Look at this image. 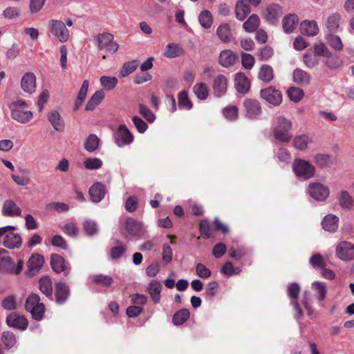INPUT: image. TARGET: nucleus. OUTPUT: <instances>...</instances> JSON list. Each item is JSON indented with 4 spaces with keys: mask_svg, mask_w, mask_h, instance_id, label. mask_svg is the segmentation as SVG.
Listing matches in <instances>:
<instances>
[{
    "mask_svg": "<svg viewBox=\"0 0 354 354\" xmlns=\"http://www.w3.org/2000/svg\"><path fill=\"white\" fill-rule=\"evenodd\" d=\"M288 95L291 101L299 102L304 97L302 89L297 87H292L288 90Z\"/></svg>",
    "mask_w": 354,
    "mask_h": 354,
    "instance_id": "61",
    "label": "nucleus"
},
{
    "mask_svg": "<svg viewBox=\"0 0 354 354\" xmlns=\"http://www.w3.org/2000/svg\"><path fill=\"white\" fill-rule=\"evenodd\" d=\"M216 33L222 41L227 43L231 41L232 32L229 24H223L220 25L217 28Z\"/></svg>",
    "mask_w": 354,
    "mask_h": 354,
    "instance_id": "40",
    "label": "nucleus"
},
{
    "mask_svg": "<svg viewBox=\"0 0 354 354\" xmlns=\"http://www.w3.org/2000/svg\"><path fill=\"white\" fill-rule=\"evenodd\" d=\"M84 165L88 169H97L102 166V161L97 158H87L84 160Z\"/></svg>",
    "mask_w": 354,
    "mask_h": 354,
    "instance_id": "62",
    "label": "nucleus"
},
{
    "mask_svg": "<svg viewBox=\"0 0 354 354\" xmlns=\"http://www.w3.org/2000/svg\"><path fill=\"white\" fill-rule=\"evenodd\" d=\"M309 263L315 268H319L320 270L326 266V263L324 257L319 253L313 254L309 259Z\"/></svg>",
    "mask_w": 354,
    "mask_h": 354,
    "instance_id": "59",
    "label": "nucleus"
},
{
    "mask_svg": "<svg viewBox=\"0 0 354 354\" xmlns=\"http://www.w3.org/2000/svg\"><path fill=\"white\" fill-rule=\"evenodd\" d=\"M243 106L246 117L250 119H256L261 113V107L260 103L253 99H246L243 102Z\"/></svg>",
    "mask_w": 354,
    "mask_h": 354,
    "instance_id": "13",
    "label": "nucleus"
},
{
    "mask_svg": "<svg viewBox=\"0 0 354 354\" xmlns=\"http://www.w3.org/2000/svg\"><path fill=\"white\" fill-rule=\"evenodd\" d=\"M307 194L315 201L323 202L328 197L330 190L320 183H310L307 188Z\"/></svg>",
    "mask_w": 354,
    "mask_h": 354,
    "instance_id": "8",
    "label": "nucleus"
},
{
    "mask_svg": "<svg viewBox=\"0 0 354 354\" xmlns=\"http://www.w3.org/2000/svg\"><path fill=\"white\" fill-rule=\"evenodd\" d=\"M89 194L93 202L99 203L104 197L105 187L102 184L96 183L90 187Z\"/></svg>",
    "mask_w": 354,
    "mask_h": 354,
    "instance_id": "26",
    "label": "nucleus"
},
{
    "mask_svg": "<svg viewBox=\"0 0 354 354\" xmlns=\"http://www.w3.org/2000/svg\"><path fill=\"white\" fill-rule=\"evenodd\" d=\"M100 145V139L95 134H90L86 139L84 146L88 152L97 150Z\"/></svg>",
    "mask_w": 354,
    "mask_h": 354,
    "instance_id": "44",
    "label": "nucleus"
},
{
    "mask_svg": "<svg viewBox=\"0 0 354 354\" xmlns=\"http://www.w3.org/2000/svg\"><path fill=\"white\" fill-rule=\"evenodd\" d=\"M198 21L201 26L205 28H209L213 23V18L209 10H205L201 12L198 16Z\"/></svg>",
    "mask_w": 354,
    "mask_h": 354,
    "instance_id": "49",
    "label": "nucleus"
},
{
    "mask_svg": "<svg viewBox=\"0 0 354 354\" xmlns=\"http://www.w3.org/2000/svg\"><path fill=\"white\" fill-rule=\"evenodd\" d=\"M55 295L56 302L59 304H64L66 300V286L63 282L55 283Z\"/></svg>",
    "mask_w": 354,
    "mask_h": 354,
    "instance_id": "37",
    "label": "nucleus"
},
{
    "mask_svg": "<svg viewBox=\"0 0 354 354\" xmlns=\"http://www.w3.org/2000/svg\"><path fill=\"white\" fill-rule=\"evenodd\" d=\"M2 214L5 216H19L21 210L13 201L6 200L3 205Z\"/></svg>",
    "mask_w": 354,
    "mask_h": 354,
    "instance_id": "25",
    "label": "nucleus"
},
{
    "mask_svg": "<svg viewBox=\"0 0 354 354\" xmlns=\"http://www.w3.org/2000/svg\"><path fill=\"white\" fill-rule=\"evenodd\" d=\"M261 96L268 103L278 106L282 102V95L281 92L272 86H269L261 91Z\"/></svg>",
    "mask_w": 354,
    "mask_h": 354,
    "instance_id": "12",
    "label": "nucleus"
},
{
    "mask_svg": "<svg viewBox=\"0 0 354 354\" xmlns=\"http://www.w3.org/2000/svg\"><path fill=\"white\" fill-rule=\"evenodd\" d=\"M39 290L46 297H50L53 295V286L50 279L48 277H44L39 281Z\"/></svg>",
    "mask_w": 354,
    "mask_h": 354,
    "instance_id": "43",
    "label": "nucleus"
},
{
    "mask_svg": "<svg viewBox=\"0 0 354 354\" xmlns=\"http://www.w3.org/2000/svg\"><path fill=\"white\" fill-rule=\"evenodd\" d=\"M338 201L341 207L344 209H351L353 205V197L347 191L340 192Z\"/></svg>",
    "mask_w": 354,
    "mask_h": 354,
    "instance_id": "42",
    "label": "nucleus"
},
{
    "mask_svg": "<svg viewBox=\"0 0 354 354\" xmlns=\"http://www.w3.org/2000/svg\"><path fill=\"white\" fill-rule=\"evenodd\" d=\"M133 139V134L125 124L119 125L114 133L115 142L120 147L131 144Z\"/></svg>",
    "mask_w": 354,
    "mask_h": 354,
    "instance_id": "9",
    "label": "nucleus"
},
{
    "mask_svg": "<svg viewBox=\"0 0 354 354\" xmlns=\"http://www.w3.org/2000/svg\"><path fill=\"white\" fill-rule=\"evenodd\" d=\"M292 122L283 116L277 118L275 126L273 129L274 138L282 142H288L292 138L290 130Z\"/></svg>",
    "mask_w": 354,
    "mask_h": 354,
    "instance_id": "2",
    "label": "nucleus"
},
{
    "mask_svg": "<svg viewBox=\"0 0 354 354\" xmlns=\"http://www.w3.org/2000/svg\"><path fill=\"white\" fill-rule=\"evenodd\" d=\"M212 88L214 94L216 97H221L224 95L227 89V80L223 75H217L213 80Z\"/></svg>",
    "mask_w": 354,
    "mask_h": 354,
    "instance_id": "15",
    "label": "nucleus"
},
{
    "mask_svg": "<svg viewBox=\"0 0 354 354\" xmlns=\"http://www.w3.org/2000/svg\"><path fill=\"white\" fill-rule=\"evenodd\" d=\"M178 106L180 109L189 110L192 107V103L188 97L187 92L183 91L178 93Z\"/></svg>",
    "mask_w": 354,
    "mask_h": 354,
    "instance_id": "55",
    "label": "nucleus"
},
{
    "mask_svg": "<svg viewBox=\"0 0 354 354\" xmlns=\"http://www.w3.org/2000/svg\"><path fill=\"white\" fill-rule=\"evenodd\" d=\"M104 92L102 90L95 91L87 102L85 106V111H90L95 109L104 98Z\"/></svg>",
    "mask_w": 354,
    "mask_h": 354,
    "instance_id": "31",
    "label": "nucleus"
},
{
    "mask_svg": "<svg viewBox=\"0 0 354 354\" xmlns=\"http://www.w3.org/2000/svg\"><path fill=\"white\" fill-rule=\"evenodd\" d=\"M260 25V19L257 15H252L243 24V28L247 32H253Z\"/></svg>",
    "mask_w": 354,
    "mask_h": 354,
    "instance_id": "35",
    "label": "nucleus"
},
{
    "mask_svg": "<svg viewBox=\"0 0 354 354\" xmlns=\"http://www.w3.org/2000/svg\"><path fill=\"white\" fill-rule=\"evenodd\" d=\"M189 315L190 313L188 309H180L174 315L172 322L174 325H182L189 319Z\"/></svg>",
    "mask_w": 354,
    "mask_h": 354,
    "instance_id": "47",
    "label": "nucleus"
},
{
    "mask_svg": "<svg viewBox=\"0 0 354 354\" xmlns=\"http://www.w3.org/2000/svg\"><path fill=\"white\" fill-rule=\"evenodd\" d=\"M48 119L56 131H64V122L57 111H52L48 115Z\"/></svg>",
    "mask_w": 354,
    "mask_h": 354,
    "instance_id": "33",
    "label": "nucleus"
},
{
    "mask_svg": "<svg viewBox=\"0 0 354 354\" xmlns=\"http://www.w3.org/2000/svg\"><path fill=\"white\" fill-rule=\"evenodd\" d=\"M311 288L317 295V299L319 301L321 302L326 299L327 288L325 283L321 281H314L311 284Z\"/></svg>",
    "mask_w": 354,
    "mask_h": 354,
    "instance_id": "39",
    "label": "nucleus"
},
{
    "mask_svg": "<svg viewBox=\"0 0 354 354\" xmlns=\"http://www.w3.org/2000/svg\"><path fill=\"white\" fill-rule=\"evenodd\" d=\"M313 53L319 56L325 57H330L331 52L328 49L326 46L321 41L315 42L313 45Z\"/></svg>",
    "mask_w": 354,
    "mask_h": 354,
    "instance_id": "51",
    "label": "nucleus"
},
{
    "mask_svg": "<svg viewBox=\"0 0 354 354\" xmlns=\"http://www.w3.org/2000/svg\"><path fill=\"white\" fill-rule=\"evenodd\" d=\"M309 142V138L306 135L297 136L293 140L294 147L300 151H304L307 148Z\"/></svg>",
    "mask_w": 354,
    "mask_h": 354,
    "instance_id": "56",
    "label": "nucleus"
},
{
    "mask_svg": "<svg viewBox=\"0 0 354 354\" xmlns=\"http://www.w3.org/2000/svg\"><path fill=\"white\" fill-rule=\"evenodd\" d=\"M121 225L122 234L125 237L140 239L147 233L143 223L131 217L123 218Z\"/></svg>",
    "mask_w": 354,
    "mask_h": 354,
    "instance_id": "1",
    "label": "nucleus"
},
{
    "mask_svg": "<svg viewBox=\"0 0 354 354\" xmlns=\"http://www.w3.org/2000/svg\"><path fill=\"white\" fill-rule=\"evenodd\" d=\"M319 27L315 20H304L300 24V32L306 36H315L319 33Z\"/></svg>",
    "mask_w": 354,
    "mask_h": 354,
    "instance_id": "22",
    "label": "nucleus"
},
{
    "mask_svg": "<svg viewBox=\"0 0 354 354\" xmlns=\"http://www.w3.org/2000/svg\"><path fill=\"white\" fill-rule=\"evenodd\" d=\"M300 290V287L297 283H292L288 286V292L289 297L291 299L290 304L296 310L295 318L299 319L303 315V311L297 302V297Z\"/></svg>",
    "mask_w": 354,
    "mask_h": 354,
    "instance_id": "11",
    "label": "nucleus"
},
{
    "mask_svg": "<svg viewBox=\"0 0 354 354\" xmlns=\"http://www.w3.org/2000/svg\"><path fill=\"white\" fill-rule=\"evenodd\" d=\"M113 39L112 34L104 32L95 36L94 41L99 50L106 49L109 53L114 54L118 50L119 45L113 41Z\"/></svg>",
    "mask_w": 354,
    "mask_h": 354,
    "instance_id": "7",
    "label": "nucleus"
},
{
    "mask_svg": "<svg viewBox=\"0 0 354 354\" xmlns=\"http://www.w3.org/2000/svg\"><path fill=\"white\" fill-rule=\"evenodd\" d=\"M88 85H89V83H88V80H84L83 82L82 86L80 88V90L79 91L77 97L74 103L73 110L75 111L78 110L79 108L82 105V104L86 97V95H87Z\"/></svg>",
    "mask_w": 354,
    "mask_h": 354,
    "instance_id": "36",
    "label": "nucleus"
},
{
    "mask_svg": "<svg viewBox=\"0 0 354 354\" xmlns=\"http://www.w3.org/2000/svg\"><path fill=\"white\" fill-rule=\"evenodd\" d=\"M223 113L225 118L228 120H233L238 117V109L235 106L225 107Z\"/></svg>",
    "mask_w": 354,
    "mask_h": 354,
    "instance_id": "64",
    "label": "nucleus"
},
{
    "mask_svg": "<svg viewBox=\"0 0 354 354\" xmlns=\"http://www.w3.org/2000/svg\"><path fill=\"white\" fill-rule=\"evenodd\" d=\"M21 86L24 92L32 94L36 90V76L33 73H26L21 80Z\"/></svg>",
    "mask_w": 354,
    "mask_h": 354,
    "instance_id": "20",
    "label": "nucleus"
},
{
    "mask_svg": "<svg viewBox=\"0 0 354 354\" xmlns=\"http://www.w3.org/2000/svg\"><path fill=\"white\" fill-rule=\"evenodd\" d=\"M275 157L277 158L278 161L281 162L283 165H287L290 161V154L288 149L285 148H279L277 152L275 154Z\"/></svg>",
    "mask_w": 354,
    "mask_h": 354,
    "instance_id": "60",
    "label": "nucleus"
},
{
    "mask_svg": "<svg viewBox=\"0 0 354 354\" xmlns=\"http://www.w3.org/2000/svg\"><path fill=\"white\" fill-rule=\"evenodd\" d=\"M282 14L281 7L278 4L272 3L267 7L265 17L270 24H277Z\"/></svg>",
    "mask_w": 354,
    "mask_h": 354,
    "instance_id": "18",
    "label": "nucleus"
},
{
    "mask_svg": "<svg viewBox=\"0 0 354 354\" xmlns=\"http://www.w3.org/2000/svg\"><path fill=\"white\" fill-rule=\"evenodd\" d=\"M44 263V258L42 255L32 254L27 262L28 272L30 275H35L42 268Z\"/></svg>",
    "mask_w": 354,
    "mask_h": 354,
    "instance_id": "16",
    "label": "nucleus"
},
{
    "mask_svg": "<svg viewBox=\"0 0 354 354\" xmlns=\"http://www.w3.org/2000/svg\"><path fill=\"white\" fill-rule=\"evenodd\" d=\"M162 285L160 281L158 280H151L147 287V291L148 292L151 299L154 304H158L161 299V292Z\"/></svg>",
    "mask_w": 354,
    "mask_h": 354,
    "instance_id": "17",
    "label": "nucleus"
},
{
    "mask_svg": "<svg viewBox=\"0 0 354 354\" xmlns=\"http://www.w3.org/2000/svg\"><path fill=\"white\" fill-rule=\"evenodd\" d=\"M50 32L56 37L62 43L66 41V36L64 35L65 24L60 21L53 19L49 21Z\"/></svg>",
    "mask_w": 354,
    "mask_h": 354,
    "instance_id": "14",
    "label": "nucleus"
},
{
    "mask_svg": "<svg viewBox=\"0 0 354 354\" xmlns=\"http://www.w3.org/2000/svg\"><path fill=\"white\" fill-rule=\"evenodd\" d=\"M299 22L298 16L295 14H289L285 16L282 20V26L286 33L293 32Z\"/></svg>",
    "mask_w": 354,
    "mask_h": 354,
    "instance_id": "28",
    "label": "nucleus"
},
{
    "mask_svg": "<svg viewBox=\"0 0 354 354\" xmlns=\"http://www.w3.org/2000/svg\"><path fill=\"white\" fill-rule=\"evenodd\" d=\"M132 121L139 133H143L147 131L148 125L142 118L135 115L132 118Z\"/></svg>",
    "mask_w": 354,
    "mask_h": 354,
    "instance_id": "63",
    "label": "nucleus"
},
{
    "mask_svg": "<svg viewBox=\"0 0 354 354\" xmlns=\"http://www.w3.org/2000/svg\"><path fill=\"white\" fill-rule=\"evenodd\" d=\"M193 92L194 93L197 98L201 100H206L209 95L207 84L203 82L196 84L193 86Z\"/></svg>",
    "mask_w": 354,
    "mask_h": 354,
    "instance_id": "45",
    "label": "nucleus"
},
{
    "mask_svg": "<svg viewBox=\"0 0 354 354\" xmlns=\"http://www.w3.org/2000/svg\"><path fill=\"white\" fill-rule=\"evenodd\" d=\"M342 16L338 12H334L330 15L326 21L325 25L330 33H335L337 32Z\"/></svg>",
    "mask_w": 354,
    "mask_h": 354,
    "instance_id": "27",
    "label": "nucleus"
},
{
    "mask_svg": "<svg viewBox=\"0 0 354 354\" xmlns=\"http://www.w3.org/2000/svg\"><path fill=\"white\" fill-rule=\"evenodd\" d=\"M250 12L248 3L245 0H239L235 6L236 17L239 21H243Z\"/></svg>",
    "mask_w": 354,
    "mask_h": 354,
    "instance_id": "29",
    "label": "nucleus"
},
{
    "mask_svg": "<svg viewBox=\"0 0 354 354\" xmlns=\"http://www.w3.org/2000/svg\"><path fill=\"white\" fill-rule=\"evenodd\" d=\"M335 252L342 261H351L354 259V244L346 241H340L336 246Z\"/></svg>",
    "mask_w": 354,
    "mask_h": 354,
    "instance_id": "10",
    "label": "nucleus"
},
{
    "mask_svg": "<svg viewBox=\"0 0 354 354\" xmlns=\"http://www.w3.org/2000/svg\"><path fill=\"white\" fill-rule=\"evenodd\" d=\"M234 85L236 91L241 93H246L250 87V81L243 73H238L234 77Z\"/></svg>",
    "mask_w": 354,
    "mask_h": 354,
    "instance_id": "23",
    "label": "nucleus"
},
{
    "mask_svg": "<svg viewBox=\"0 0 354 354\" xmlns=\"http://www.w3.org/2000/svg\"><path fill=\"white\" fill-rule=\"evenodd\" d=\"M183 53V49L174 43L168 44L165 47L164 55L168 58H175Z\"/></svg>",
    "mask_w": 354,
    "mask_h": 354,
    "instance_id": "50",
    "label": "nucleus"
},
{
    "mask_svg": "<svg viewBox=\"0 0 354 354\" xmlns=\"http://www.w3.org/2000/svg\"><path fill=\"white\" fill-rule=\"evenodd\" d=\"M139 113L149 123H153L156 117L155 114L143 104H139Z\"/></svg>",
    "mask_w": 354,
    "mask_h": 354,
    "instance_id": "57",
    "label": "nucleus"
},
{
    "mask_svg": "<svg viewBox=\"0 0 354 354\" xmlns=\"http://www.w3.org/2000/svg\"><path fill=\"white\" fill-rule=\"evenodd\" d=\"M11 117L19 123L26 124L32 120L33 114L32 111L26 109V104L24 101L18 100L12 105Z\"/></svg>",
    "mask_w": 354,
    "mask_h": 354,
    "instance_id": "4",
    "label": "nucleus"
},
{
    "mask_svg": "<svg viewBox=\"0 0 354 354\" xmlns=\"http://www.w3.org/2000/svg\"><path fill=\"white\" fill-rule=\"evenodd\" d=\"M237 59L236 55L231 50H224L221 52L218 63L223 67L232 66Z\"/></svg>",
    "mask_w": 354,
    "mask_h": 354,
    "instance_id": "24",
    "label": "nucleus"
},
{
    "mask_svg": "<svg viewBox=\"0 0 354 354\" xmlns=\"http://www.w3.org/2000/svg\"><path fill=\"white\" fill-rule=\"evenodd\" d=\"M91 279L95 284L104 287H109L113 282V279L111 277L102 274L93 275Z\"/></svg>",
    "mask_w": 354,
    "mask_h": 354,
    "instance_id": "53",
    "label": "nucleus"
},
{
    "mask_svg": "<svg viewBox=\"0 0 354 354\" xmlns=\"http://www.w3.org/2000/svg\"><path fill=\"white\" fill-rule=\"evenodd\" d=\"M315 163L322 169L331 168L335 163V158L328 154L317 153L314 156Z\"/></svg>",
    "mask_w": 354,
    "mask_h": 354,
    "instance_id": "19",
    "label": "nucleus"
},
{
    "mask_svg": "<svg viewBox=\"0 0 354 354\" xmlns=\"http://www.w3.org/2000/svg\"><path fill=\"white\" fill-rule=\"evenodd\" d=\"M14 260L10 256H3L0 258V272L12 273L14 271Z\"/></svg>",
    "mask_w": 354,
    "mask_h": 354,
    "instance_id": "38",
    "label": "nucleus"
},
{
    "mask_svg": "<svg viewBox=\"0 0 354 354\" xmlns=\"http://www.w3.org/2000/svg\"><path fill=\"white\" fill-rule=\"evenodd\" d=\"M50 266L53 270L57 273L64 272L66 269L65 259L58 254L50 255Z\"/></svg>",
    "mask_w": 354,
    "mask_h": 354,
    "instance_id": "32",
    "label": "nucleus"
},
{
    "mask_svg": "<svg viewBox=\"0 0 354 354\" xmlns=\"http://www.w3.org/2000/svg\"><path fill=\"white\" fill-rule=\"evenodd\" d=\"M15 229V227L12 225L0 227V238L4 236L3 245L8 249L19 248L22 243L21 236L12 232Z\"/></svg>",
    "mask_w": 354,
    "mask_h": 354,
    "instance_id": "3",
    "label": "nucleus"
},
{
    "mask_svg": "<svg viewBox=\"0 0 354 354\" xmlns=\"http://www.w3.org/2000/svg\"><path fill=\"white\" fill-rule=\"evenodd\" d=\"M292 169L296 176L304 180L313 178L315 174V168L309 161L300 158L295 159L292 164Z\"/></svg>",
    "mask_w": 354,
    "mask_h": 354,
    "instance_id": "6",
    "label": "nucleus"
},
{
    "mask_svg": "<svg viewBox=\"0 0 354 354\" xmlns=\"http://www.w3.org/2000/svg\"><path fill=\"white\" fill-rule=\"evenodd\" d=\"M273 77L272 68L267 64L263 65L259 72V78L264 82H270Z\"/></svg>",
    "mask_w": 354,
    "mask_h": 354,
    "instance_id": "48",
    "label": "nucleus"
},
{
    "mask_svg": "<svg viewBox=\"0 0 354 354\" xmlns=\"http://www.w3.org/2000/svg\"><path fill=\"white\" fill-rule=\"evenodd\" d=\"M118 82V78L113 76L103 75L100 78V83L101 86L107 91L114 89L116 87Z\"/></svg>",
    "mask_w": 354,
    "mask_h": 354,
    "instance_id": "46",
    "label": "nucleus"
},
{
    "mask_svg": "<svg viewBox=\"0 0 354 354\" xmlns=\"http://www.w3.org/2000/svg\"><path fill=\"white\" fill-rule=\"evenodd\" d=\"M139 64L138 60H132L125 62L119 72V75L121 77H125L135 71Z\"/></svg>",
    "mask_w": 354,
    "mask_h": 354,
    "instance_id": "41",
    "label": "nucleus"
},
{
    "mask_svg": "<svg viewBox=\"0 0 354 354\" xmlns=\"http://www.w3.org/2000/svg\"><path fill=\"white\" fill-rule=\"evenodd\" d=\"M326 40L329 46L337 51H340L343 49V43L340 37L334 33H330L326 37Z\"/></svg>",
    "mask_w": 354,
    "mask_h": 354,
    "instance_id": "52",
    "label": "nucleus"
},
{
    "mask_svg": "<svg viewBox=\"0 0 354 354\" xmlns=\"http://www.w3.org/2000/svg\"><path fill=\"white\" fill-rule=\"evenodd\" d=\"M1 340L5 347L8 349L14 346L17 343L15 335L9 331L3 333Z\"/></svg>",
    "mask_w": 354,
    "mask_h": 354,
    "instance_id": "58",
    "label": "nucleus"
},
{
    "mask_svg": "<svg viewBox=\"0 0 354 354\" xmlns=\"http://www.w3.org/2000/svg\"><path fill=\"white\" fill-rule=\"evenodd\" d=\"M339 218L334 214H329L324 218L322 221V227L326 231L335 232L338 228Z\"/></svg>",
    "mask_w": 354,
    "mask_h": 354,
    "instance_id": "30",
    "label": "nucleus"
},
{
    "mask_svg": "<svg viewBox=\"0 0 354 354\" xmlns=\"http://www.w3.org/2000/svg\"><path fill=\"white\" fill-rule=\"evenodd\" d=\"M304 62L307 67L312 68L318 65L319 60L312 50H308L304 55Z\"/></svg>",
    "mask_w": 354,
    "mask_h": 354,
    "instance_id": "54",
    "label": "nucleus"
},
{
    "mask_svg": "<svg viewBox=\"0 0 354 354\" xmlns=\"http://www.w3.org/2000/svg\"><path fill=\"white\" fill-rule=\"evenodd\" d=\"M25 307L35 320L40 321L43 319L45 306L44 304L40 302L38 295L35 293L30 295L26 299Z\"/></svg>",
    "mask_w": 354,
    "mask_h": 354,
    "instance_id": "5",
    "label": "nucleus"
},
{
    "mask_svg": "<svg viewBox=\"0 0 354 354\" xmlns=\"http://www.w3.org/2000/svg\"><path fill=\"white\" fill-rule=\"evenodd\" d=\"M293 81L299 85H306L310 81V75L300 68H296L293 72Z\"/></svg>",
    "mask_w": 354,
    "mask_h": 354,
    "instance_id": "34",
    "label": "nucleus"
},
{
    "mask_svg": "<svg viewBox=\"0 0 354 354\" xmlns=\"http://www.w3.org/2000/svg\"><path fill=\"white\" fill-rule=\"evenodd\" d=\"M6 323L9 326L21 330H25L28 324L27 319L24 316L15 313H11L7 316Z\"/></svg>",
    "mask_w": 354,
    "mask_h": 354,
    "instance_id": "21",
    "label": "nucleus"
}]
</instances>
